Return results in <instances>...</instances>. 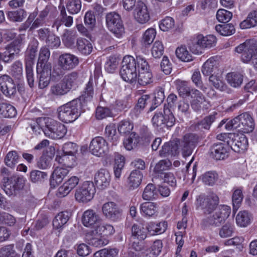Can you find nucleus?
I'll return each mask as SVG.
<instances>
[{"instance_id": "obj_1", "label": "nucleus", "mask_w": 257, "mask_h": 257, "mask_svg": "<svg viewBox=\"0 0 257 257\" xmlns=\"http://www.w3.org/2000/svg\"><path fill=\"white\" fill-rule=\"evenodd\" d=\"M197 210L204 215H212L202 219L201 225L203 229L211 226L218 227L223 223L229 217L231 209L228 206L219 205V198L215 194L208 195L201 194L197 196L195 201Z\"/></svg>"}, {"instance_id": "obj_2", "label": "nucleus", "mask_w": 257, "mask_h": 257, "mask_svg": "<svg viewBox=\"0 0 257 257\" xmlns=\"http://www.w3.org/2000/svg\"><path fill=\"white\" fill-rule=\"evenodd\" d=\"M235 51L240 54L239 57L243 63H251L257 69V40H246L236 47Z\"/></svg>"}, {"instance_id": "obj_3", "label": "nucleus", "mask_w": 257, "mask_h": 257, "mask_svg": "<svg viewBox=\"0 0 257 257\" xmlns=\"http://www.w3.org/2000/svg\"><path fill=\"white\" fill-rule=\"evenodd\" d=\"M39 45L38 40L32 37L29 43L25 54L26 74L28 84L32 88L35 85L33 66Z\"/></svg>"}, {"instance_id": "obj_4", "label": "nucleus", "mask_w": 257, "mask_h": 257, "mask_svg": "<svg viewBox=\"0 0 257 257\" xmlns=\"http://www.w3.org/2000/svg\"><path fill=\"white\" fill-rule=\"evenodd\" d=\"M139 58H144L139 55L136 58L132 56H125L122 61L120 70V75L122 79L129 83L135 82L138 76Z\"/></svg>"}, {"instance_id": "obj_5", "label": "nucleus", "mask_w": 257, "mask_h": 257, "mask_svg": "<svg viewBox=\"0 0 257 257\" xmlns=\"http://www.w3.org/2000/svg\"><path fill=\"white\" fill-rule=\"evenodd\" d=\"M81 108L79 100L73 99L58 108V117L65 123L73 122L80 115Z\"/></svg>"}, {"instance_id": "obj_6", "label": "nucleus", "mask_w": 257, "mask_h": 257, "mask_svg": "<svg viewBox=\"0 0 257 257\" xmlns=\"http://www.w3.org/2000/svg\"><path fill=\"white\" fill-rule=\"evenodd\" d=\"M255 122L252 116L249 113H242L229 121L225 126L226 129H238L244 133L253 131Z\"/></svg>"}, {"instance_id": "obj_7", "label": "nucleus", "mask_w": 257, "mask_h": 257, "mask_svg": "<svg viewBox=\"0 0 257 257\" xmlns=\"http://www.w3.org/2000/svg\"><path fill=\"white\" fill-rule=\"evenodd\" d=\"M147 237V231L143 223H135L131 227V234L128 237L130 248L136 251H141L143 249V245L141 243Z\"/></svg>"}, {"instance_id": "obj_8", "label": "nucleus", "mask_w": 257, "mask_h": 257, "mask_svg": "<svg viewBox=\"0 0 257 257\" xmlns=\"http://www.w3.org/2000/svg\"><path fill=\"white\" fill-rule=\"evenodd\" d=\"M106 24L108 30L117 38H120L124 32V26L120 15L110 12L105 16Z\"/></svg>"}, {"instance_id": "obj_9", "label": "nucleus", "mask_w": 257, "mask_h": 257, "mask_svg": "<svg viewBox=\"0 0 257 257\" xmlns=\"http://www.w3.org/2000/svg\"><path fill=\"white\" fill-rule=\"evenodd\" d=\"M43 132L45 135L53 139L63 138L67 133V129L64 124L53 120H48L46 122Z\"/></svg>"}, {"instance_id": "obj_10", "label": "nucleus", "mask_w": 257, "mask_h": 257, "mask_svg": "<svg viewBox=\"0 0 257 257\" xmlns=\"http://www.w3.org/2000/svg\"><path fill=\"white\" fill-rule=\"evenodd\" d=\"M176 119L172 111L167 107L164 108V113L162 112L156 113L152 118V122L154 126L163 128L164 126L171 127L174 125Z\"/></svg>"}, {"instance_id": "obj_11", "label": "nucleus", "mask_w": 257, "mask_h": 257, "mask_svg": "<svg viewBox=\"0 0 257 257\" xmlns=\"http://www.w3.org/2000/svg\"><path fill=\"white\" fill-rule=\"evenodd\" d=\"M138 61V83L143 86L153 82V77L150 66L145 58H139Z\"/></svg>"}, {"instance_id": "obj_12", "label": "nucleus", "mask_w": 257, "mask_h": 257, "mask_svg": "<svg viewBox=\"0 0 257 257\" xmlns=\"http://www.w3.org/2000/svg\"><path fill=\"white\" fill-rule=\"evenodd\" d=\"M17 84L8 74L0 76V91L8 98H14L17 94Z\"/></svg>"}, {"instance_id": "obj_13", "label": "nucleus", "mask_w": 257, "mask_h": 257, "mask_svg": "<svg viewBox=\"0 0 257 257\" xmlns=\"http://www.w3.org/2000/svg\"><path fill=\"white\" fill-rule=\"evenodd\" d=\"M198 139L197 135L190 133L186 134L180 141H177L183 157H186L192 154L198 143Z\"/></svg>"}, {"instance_id": "obj_14", "label": "nucleus", "mask_w": 257, "mask_h": 257, "mask_svg": "<svg viewBox=\"0 0 257 257\" xmlns=\"http://www.w3.org/2000/svg\"><path fill=\"white\" fill-rule=\"evenodd\" d=\"M95 192V188L93 182L85 181L77 189L75 197L78 201L86 203L93 198Z\"/></svg>"}, {"instance_id": "obj_15", "label": "nucleus", "mask_w": 257, "mask_h": 257, "mask_svg": "<svg viewBox=\"0 0 257 257\" xmlns=\"http://www.w3.org/2000/svg\"><path fill=\"white\" fill-rule=\"evenodd\" d=\"M9 179L8 177H4L3 189L9 196L15 194L16 190L22 189L25 184L24 178L20 176H14L11 178V183H9Z\"/></svg>"}, {"instance_id": "obj_16", "label": "nucleus", "mask_w": 257, "mask_h": 257, "mask_svg": "<svg viewBox=\"0 0 257 257\" xmlns=\"http://www.w3.org/2000/svg\"><path fill=\"white\" fill-rule=\"evenodd\" d=\"M89 149L93 155L98 157L102 156L108 152V144L104 138L97 137L91 140Z\"/></svg>"}, {"instance_id": "obj_17", "label": "nucleus", "mask_w": 257, "mask_h": 257, "mask_svg": "<svg viewBox=\"0 0 257 257\" xmlns=\"http://www.w3.org/2000/svg\"><path fill=\"white\" fill-rule=\"evenodd\" d=\"M103 214L106 218L117 221L121 219V210L118 206L113 202H108L104 203L102 207Z\"/></svg>"}, {"instance_id": "obj_18", "label": "nucleus", "mask_w": 257, "mask_h": 257, "mask_svg": "<svg viewBox=\"0 0 257 257\" xmlns=\"http://www.w3.org/2000/svg\"><path fill=\"white\" fill-rule=\"evenodd\" d=\"M79 64L77 57L70 53L61 55L58 59V65L64 70H70L75 68Z\"/></svg>"}, {"instance_id": "obj_19", "label": "nucleus", "mask_w": 257, "mask_h": 257, "mask_svg": "<svg viewBox=\"0 0 257 257\" xmlns=\"http://www.w3.org/2000/svg\"><path fill=\"white\" fill-rule=\"evenodd\" d=\"M102 218L98 214L92 209L84 212L82 217V224L87 227L94 228L102 221Z\"/></svg>"}, {"instance_id": "obj_20", "label": "nucleus", "mask_w": 257, "mask_h": 257, "mask_svg": "<svg viewBox=\"0 0 257 257\" xmlns=\"http://www.w3.org/2000/svg\"><path fill=\"white\" fill-rule=\"evenodd\" d=\"M73 23V18L72 16L67 15L66 10L63 8L60 12L58 18L55 20L52 25V28L57 32L61 31L63 28V24L67 27H71Z\"/></svg>"}, {"instance_id": "obj_21", "label": "nucleus", "mask_w": 257, "mask_h": 257, "mask_svg": "<svg viewBox=\"0 0 257 257\" xmlns=\"http://www.w3.org/2000/svg\"><path fill=\"white\" fill-rule=\"evenodd\" d=\"M231 140L229 148L238 153H242L247 150L248 140L246 137L243 135L234 134V137Z\"/></svg>"}, {"instance_id": "obj_22", "label": "nucleus", "mask_w": 257, "mask_h": 257, "mask_svg": "<svg viewBox=\"0 0 257 257\" xmlns=\"http://www.w3.org/2000/svg\"><path fill=\"white\" fill-rule=\"evenodd\" d=\"M229 150L225 144L215 143L210 149V156L216 160H224L228 156Z\"/></svg>"}, {"instance_id": "obj_23", "label": "nucleus", "mask_w": 257, "mask_h": 257, "mask_svg": "<svg viewBox=\"0 0 257 257\" xmlns=\"http://www.w3.org/2000/svg\"><path fill=\"white\" fill-rule=\"evenodd\" d=\"M111 176L106 169H101L97 171L94 177L95 183L99 189H104L109 185Z\"/></svg>"}, {"instance_id": "obj_24", "label": "nucleus", "mask_w": 257, "mask_h": 257, "mask_svg": "<svg viewBox=\"0 0 257 257\" xmlns=\"http://www.w3.org/2000/svg\"><path fill=\"white\" fill-rule=\"evenodd\" d=\"M69 170L65 167L57 166L52 173L50 180V185L51 188H54L60 184L68 175Z\"/></svg>"}, {"instance_id": "obj_25", "label": "nucleus", "mask_w": 257, "mask_h": 257, "mask_svg": "<svg viewBox=\"0 0 257 257\" xmlns=\"http://www.w3.org/2000/svg\"><path fill=\"white\" fill-rule=\"evenodd\" d=\"M134 17L140 23L144 24L150 19V14L146 5L142 2H138L134 11Z\"/></svg>"}, {"instance_id": "obj_26", "label": "nucleus", "mask_w": 257, "mask_h": 257, "mask_svg": "<svg viewBox=\"0 0 257 257\" xmlns=\"http://www.w3.org/2000/svg\"><path fill=\"white\" fill-rule=\"evenodd\" d=\"M188 96L191 98L190 103L192 108L195 111H200L202 104L205 101L204 95L198 89L192 88Z\"/></svg>"}, {"instance_id": "obj_27", "label": "nucleus", "mask_w": 257, "mask_h": 257, "mask_svg": "<svg viewBox=\"0 0 257 257\" xmlns=\"http://www.w3.org/2000/svg\"><path fill=\"white\" fill-rule=\"evenodd\" d=\"M25 37L19 35L11 43L6 47V50L13 55L15 57H18L24 44Z\"/></svg>"}, {"instance_id": "obj_28", "label": "nucleus", "mask_w": 257, "mask_h": 257, "mask_svg": "<svg viewBox=\"0 0 257 257\" xmlns=\"http://www.w3.org/2000/svg\"><path fill=\"white\" fill-rule=\"evenodd\" d=\"M79 75L78 72L73 71L65 75L61 80L68 92L78 87Z\"/></svg>"}, {"instance_id": "obj_29", "label": "nucleus", "mask_w": 257, "mask_h": 257, "mask_svg": "<svg viewBox=\"0 0 257 257\" xmlns=\"http://www.w3.org/2000/svg\"><path fill=\"white\" fill-rule=\"evenodd\" d=\"M37 77L39 78L38 87L40 89L46 88L50 84L51 68L47 66L44 69L37 68Z\"/></svg>"}, {"instance_id": "obj_30", "label": "nucleus", "mask_w": 257, "mask_h": 257, "mask_svg": "<svg viewBox=\"0 0 257 257\" xmlns=\"http://www.w3.org/2000/svg\"><path fill=\"white\" fill-rule=\"evenodd\" d=\"M219 63L214 58L208 59L202 67V72L204 76H210L218 74Z\"/></svg>"}, {"instance_id": "obj_31", "label": "nucleus", "mask_w": 257, "mask_h": 257, "mask_svg": "<svg viewBox=\"0 0 257 257\" xmlns=\"http://www.w3.org/2000/svg\"><path fill=\"white\" fill-rule=\"evenodd\" d=\"M178 150L179 146L177 142L166 143L160 151V155L162 157L174 156L178 154Z\"/></svg>"}, {"instance_id": "obj_32", "label": "nucleus", "mask_w": 257, "mask_h": 257, "mask_svg": "<svg viewBox=\"0 0 257 257\" xmlns=\"http://www.w3.org/2000/svg\"><path fill=\"white\" fill-rule=\"evenodd\" d=\"M94 94L93 83L92 79H90L82 91L81 95L76 99H78L79 102H81V107L84 104L87 102L91 101Z\"/></svg>"}, {"instance_id": "obj_33", "label": "nucleus", "mask_w": 257, "mask_h": 257, "mask_svg": "<svg viewBox=\"0 0 257 257\" xmlns=\"http://www.w3.org/2000/svg\"><path fill=\"white\" fill-rule=\"evenodd\" d=\"M216 115H217V113L214 112L213 114L205 116L203 119L192 126V128L196 132L203 131V130H209L211 124L216 119Z\"/></svg>"}, {"instance_id": "obj_34", "label": "nucleus", "mask_w": 257, "mask_h": 257, "mask_svg": "<svg viewBox=\"0 0 257 257\" xmlns=\"http://www.w3.org/2000/svg\"><path fill=\"white\" fill-rule=\"evenodd\" d=\"M50 56V52L46 47H42L39 51V55L37 65V68L44 69L47 66L52 68L51 63L48 62Z\"/></svg>"}, {"instance_id": "obj_35", "label": "nucleus", "mask_w": 257, "mask_h": 257, "mask_svg": "<svg viewBox=\"0 0 257 257\" xmlns=\"http://www.w3.org/2000/svg\"><path fill=\"white\" fill-rule=\"evenodd\" d=\"M71 216V213L67 211H62L57 214L53 220V227L60 231L64 227Z\"/></svg>"}, {"instance_id": "obj_36", "label": "nucleus", "mask_w": 257, "mask_h": 257, "mask_svg": "<svg viewBox=\"0 0 257 257\" xmlns=\"http://www.w3.org/2000/svg\"><path fill=\"white\" fill-rule=\"evenodd\" d=\"M143 174L141 171L133 170L130 173L127 179V186L130 189L133 190L138 188L141 184Z\"/></svg>"}, {"instance_id": "obj_37", "label": "nucleus", "mask_w": 257, "mask_h": 257, "mask_svg": "<svg viewBox=\"0 0 257 257\" xmlns=\"http://www.w3.org/2000/svg\"><path fill=\"white\" fill-rule=\"evenodd\" d=\"M216 38L213 35H209L205 37L199 35L197 37L196 45L200 49L210 48L215 45Z\"/></svg>"}, {"instance_id": "obj_38", "label": "nucleus", "mask_w": 257, "mask_h": 257, "mask_svg": "<svg viewBox=\"0 0 257 257\" xmlns=\"http://www.w3.org/2000/svg\"><path fill=\"white\" fill-rule=\"evenodd\" d=\"M76 48L79 53L85 56L91 54L93 50L92 43L89 40L82 38L77 39Z\"/></svg>"}, {"instance_id": "obj_39", "label": "nucleus", "mask_w": 257, "mask_h": 257, "mask_svg": "<svg viewBox=\"0 0 257 257\" xmlns=\"http://www.w3.org/2000/svg\"><path fill=\"white\" fill-rule=\"evenodd\" d=\"M226 80L232 87L236 88L240 86L243 82V76L240 73L233 72L226 75Z\"/></svg>"}, {"instance_id": "obj_40", "label": "nucleus", "mask_w": 257, "mask_h": 257, "mask_svg": "<svg viewBox=\"0 0 257 257\" xmlns=\"http://www.w3.org/2000/svg\"><path fill=\"white\" fill-rule=\"evenodd\" d=\"M21 157L19 153L15 150L9 152L4 158L5 165L11 168H14L19 163Z\"/></svg>"}, {"instance_id": "obj_41", "label": "nucleus", "mask_w": 257, "mask_h": 257, "mask_svg": "<svg viewBox=\"0 0 257 257\" xmlns=\"http://www.w3.org/2000/svg\"><path fill=\"white\" fill-rule=\"evenodd\" d=\"M87 242L89 244L97 247H101L108 243V240L105 237L97 234L96 235L87 236Z\"/></svg>"}, {"instance_id": "obj_42", "label": "nucleus", "mask_w": 257, "mask_h": 257, "mask_svg": "<svg viewBox=\"0 0 257 257\" xmlns=\"http://www.w3.org/2000/svg\"><path fill=\"white\" fill-rule=\"evenodd\" d=\"M124 157L121 155L117 154L115 156L113 171L115 178L119 179L124 166Z\"/></svg>"}, {"instance_id": "obj_43", "label": "nucleus", "mask_w": 257, "mask_h": 257, "mask_svg": "<svg viewBox=\"0 0 257 257\" xmlns=\"http://www.w3.org/2000/svg\"><path fill=\"white\" fill-rule=\"evenodd\" d=\"M251 215L247 211H239L236 216L237 224L240 227H246L250 223Z\"/></svg>"}, {"instance_id": "obj_44", "label": "nucleus", "mask_w": 257, "mask_h": 257, "mask_svg": "<svg viewBox=\"0 0 257 257\" xmlns=\"http://www.w3.org/2000/svg\"><path fill=\"white\" fill-rule=\"evenodd\" d=\"M95 231L96 234L105 236H108L112 235L115 230L112 225L107 223H99L95 226Z\"/></svg>"}, {"instance_id": "obj_45", "label": "nucleus", "mask_w": 257, "mask_h": 257, "mask_svg": "<svg viewBox=\"0 0 257 257\" xmlns=\"http://www.w3.org/2000/svg\"><path fill=\"white\" fill-rule=\"evenodd\" d=\"M76 34L72 31L65 29L62 36V40L64 45L67 48H71L74 46L76 39Z\"/></svg>"}, {"instance_id": "obj_46", "label": "nucleus", "mask_w": 257, "mask_h": 257, "mask_svg": "<svg viewBox=\"0 0 257 257\" xmlns=\"http://www.w3.org/2000/svg\"><path fill=\"white\" fill-rule=\"evenodd\" d=\"M0 114L5 117H14L17 114L16 108L9 103H0Z\"/></svg>"}, {"instance_id": "obj_47", "label": "nucleus", "mask_w": 257, "mask_h": 257, "mask_svg": "<svg viewBox=\"0 0 257 257\" xmlns=\"http://www.w3.org/2000/svg\"><path fill=\"white\" fill-rule=\"evenodd\" d=\"M234 224L227 222L219 229L218 234L221 238H227L231 236L234 232Z\"/></svg>"}, {"instance_id": "obj_48", "label": "nucleus", "mask_w": 257, "mask_h": 257, "mask_svg": "<svg viewBox=\"0 0 257 257\" xmlns=\"http://www.w3.org/2000/svg\"><path fill=\"white\" fill-rule=\"evenodd\" d=\"M142 214L144 216H152L157 212L156 204L151 202H146L140 206Z\"/></svg>"}, {"instance_id": "obj_49", "label": "nucleus", "mask_w": 257, "mask_h": 257, "mask_svg": "<svg viewBox=\"0 0 257 257\" xmlns=\"http://www.w3.org/2000/svg\"><path fill=\"white\" fill-rule=\"evenodd\" d=\"M68 93V91L61 81L58 83L52 85L50 87V93L55 97H61Z\"/></svg>"}, {"instance_id": "obj_50", "label": "nucleus", "mask_w": 257, "mask_h": 257, "mask_svg": "<svg viewBox=\"0 0 257 257\" xmlns=\"http://www.w3.org/2000/svg\"><path fill=\"white\" fill-rule=\"evenodd\" d=\"M157 196V191L154 184L152 183L148 184L143 192V198L146 200H151L156 198Z\"/></svg>"}, {"instance_id": "obj_51", "label": "nucleus", "mask_w": 257, "mask_h": 257, "mask_svg": "<svg viewBox=\"0 0 257 257\" xmlns=\"http://www.w3.org/2000/svg\"><path fill=\"white\" fill-rule=\"evenodd\" d=\"M10 74L14 78L20 79L23 76L22 62L19 61L14 62L10 67Z\"/></svg>"}, {"instance_id": "obj_52", "label": "nucleus", "mask_w": 257, "mask_h": 257, "mask_svg": "<svg viewBox=\"0 0 257 257\" xmlns=\"http://www.w3.org/2000/svg\"><path fill=\"white\" fill-rule=\"evenodd\" d=\"M66 7L70 14H77L81 9V0H66Z\"/></svg>"}, {"instance_id": "obj_53", "label": "nucleus", "mask_w": 257, "mask_h": 257, "mask_svg": "<svg viewBox=\"0 0 257 257\" xmlns=\"http://www.w3.org/2000/svg\"><path fill=\"white\" fill-rule=\"evenodd\" d=\"M216 31L222 36H229L235 32L234 26L232 24L217 25L215 26Z\"/></svg>"}, {"instance_id": "obj_54", "label": "nucleus", "mask_w": 257, "mask_h": 257, "mask_svg": "<svg viewBox=\"0 0 257 257\" xmlns=\"http://www.w3.org/2000/svg\"><path fill=\"white\" fill-rule=\"evenodd\" d=\"M243 198L242 191L240 189L234 191L232 195L233 211L235 212L239 208Z\"/></svg>"}, {"instance_id": "obj_55", "label": "nucleus", "mask_w": 257, "mask_h": 257, "mask_svg": "<svg viewBox=\"0 0 257 257\" xmlns=\"http://www.w3.org/2000/svg\"><path fill=\"white\" fill-rule=\"evenodd\" d=\"M165 99L164 91L161 89L154 93V96L152 100V104L150 107L148 112L153 111L158 105L161 104Z\"/></svg>"}, {"instance_id": "obj_56", "label": "nucleus", "mask_w": 257, "mask_h": 257, "mask_svg": "<svg viewBox=\"0 0 257 257\" xmlns=\"http://www.w3.org/2000/svg\"><path fill=\"white\" fill-rule=\"evenodd\" d=\"M26 16V12L22 9L17 11L9 12L8 13L9 19L13 22H22Z\"/></svg>"}, {"instance_id": "obj_57", "label": "nucleus", "mask_w": 257, "mask_h": 257, "mask_svg": "<svg viewBox=\"0 0 257 257\" xmlns=\"http://www.w3.org/2000/svg\"><path fill=\"white\" fill-rule=\"evenodd\" d=\"M176 55L177 58L184 62H189L193 60L192 55L185 46H181L177 48Z\"/></svg>"}, {"instance_id": "obj_58", "label": "nucleus", "mask_w": 257, "mask_h": 257, "mask_svg": "<svg viewBox=\"0 0 257 257\" xmlns=\"http://www.w3.org/2000/svg\"><path fill=\"white\" fill-rule=\"evenodd\" d=\"M156 32L154 29H148L143 35L142 43L143 45L147 46L150 45L154 41L156 37Z\"/></svg>"}, {"instance_id": "obj_59", "label": "nucleus", "mask_w": 257, "mask_h": 257, "mask_svg": "<svg viewBox=\"0 0 257 257\" xmlns=\"http://www.w3.org/2000/svg\"><path fill=\"white\" fill-rule=\"evenodd\" d=\"M171 166L172 163L169 160H161L156 165L154 172L161 175L164 173V171L169 170Z\"/></svg>"}, {"instance_id": "obj_60", "label": "nucleus", "mask_w": 257, "mask_h": 257, "mask_svg": "<svg viewBox=\"0 0 257 257\" xmlns=\"http://www.w3.org/2000/svg\"><path fill=\"white\" fill-rule=\"evenodd\" d=\"M116 248H103L95 252L93 257H114L118 253Z\"/></svg>"}, {"instance_id": "obj_61", "label": "nucleus", "mask_w": 257, "mask_h": 257, "mask_svg": "<svg viewBox=\"0 0 257 257\" xmlns=\"http://www.w3.org/2000/svg\"><path fill=\"white\" fill-rule=\"evenodd\" d=\"M78 146L73 143L68 142L65 143L62 148V150L64 154H68L71 156L72 160L74 159V155L77 152Z\"/></svg>"}, {"instance_id": "obj_62", "label": "nucleus", "mask_w": 257, "mask_h": 257, "mask_svg": "<svg viewBox=\"0 0 257 257\" xmlns=\"http://www.w3.org/2000/svg\"><path fill=\"white\" fill-rule=\"evenodd\" d=\"M118 64V59L114 56L109 57L105 64V69L109 73H113L116 69Z\"/></svg>"}, {"instance_id": "obj_63", "label": "nucleus", "mask_w": 257, "mask_h": 257, "mask_svg": "<svg viewBox=\"0 0 257 257\" xmlns=\"http://www.w3.org/2000/svg\"><path fill=\"white\" fill-rule=\"evenodd\" d=\"M232 17V14L224 9H219L216 13L217 20L223 23L229 22Z\"/></svg>"}, {"instance_id": "obj_64", "label": "nucleus", "mask_w": 257, "mask_h": 257, "mask_svg": "<svg viewBox=\"0 0 257 257\" xmlns=\"http://www.w3.org/2000/svg\"><path fill=\"white\" fill-rule=\"evenodd\" d=\"M191 79L195 86L199 88L203 92H206L207 87L203 85L201 76L199 70H195L192 75Z\"/></svg>"}]
</instances>
